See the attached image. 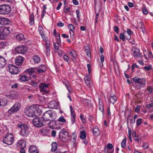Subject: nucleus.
I'll list each match as a JSON object with an SVG mask.
<instances>
[{"label":"nucleus","instance_id":"f257e3e1","mask_svg":"<svg viewBox=\"0 0 153 153\" xmlns=\"http://www.w3.org/2000/svg\"><path fill=\"white\" fill-rule=\"evenodd\" d=\"M41 110L37 107H30L25 110V114L29 117H36L41 114Z\"/></svg>","mask_w":153,"mask_h":153},{"label":"nucleus","instance_id":"f03ea898","mask_svg":"<svg viewBox=\"0 0 153 153\" xmlns=\"http://www.w3.org/2000/svg\"><path fill=\"white\" fill-rule=\"evenodd\" d=\"M53 114L51 110L47 111L44 113L42 118L45 123L49 121H52L55 119Z\"/></svg>","mask_w":153,"mask_h":153},{"label":"nucleus","instance_id":"7ed1b4c3","mask_svg":"<svg viewBox=\"0 0 153 153\" xmlns=\"http://www.w3.org/2000/svg\"><path fill=\"white\" fill-rule=\"evenodd\" d=\"M59 137L62 142H67L70 139V136L68 132L66 130L63 129L59 133Z\"/></svg>","mask_w":153,"mask_h":153},{"label":"nucleus","instance_id":"20e7f679","mask_svg":"<svg viewBox=\"0 0 153 153\" xmlns=\"http://www.w3.org/2000/svg\"><path fill=\"white\" fill-rule=\"evenodd\" d=\"M10 6L7 4L0 6V14L6 15L9 14L11 10Z\"/></svg>","mask_w":153,"mask_h":153},{"label":"nucleus","instance_id":"39448f33","mask_svg":"<svg viewBox=\"0 0 153 153\" xmlns=\"http://www.w3.org/2000/svg\"><path fill=\"white\" fill-rule=\"evenodd\" d=\"M14 140V136L11 134H9L6 135L3 140L4 143L8 145L13 144Z\"/></svg>","mask_w":153,"mask_h":153},{"label":"nucleus","instance_id":"423d86ee","mask_svg":"<svg viewBox=\"0 0 153 153\" xmlns=\"http://www.w3.org/2000/svg\"><path fill=\"white\" fill-rule=\"evenodd\" d=\"M49 84L46 83L45 82H41L39 85V88L40 92L42 94L44 95L45 94L48 93V86Z\"/></svg>","mask_w":153,"mask_h":153},{"label":"nucleus","instance_id":"0eeeda50","mask_svg":"<svg viewBox=\"0 0 153 153\" xmlns=\"http://www.w3.org/2000/svg\"><path fill=\"white\" fill-rule=\"evenodd\" d=\"M18 128H21V133L22 136L24 137L27 136L28 134V127L25 124L23 125H18Z\"/></svg>","mask_w":153,"mask_h":153},{"label":"nucleus","instance_id":"6e6552de","mask_svg":"<svg viewBox=\"0 0 153 153\" xmlns=\"http://www.w3.org/2000/svg\"><path fill=\"white\" fill-rule=\"evenodd\" d=\"M10 27H7L4 26L0 27V35L2 39L3 38L4 36L7 35L10 33Z\"/></svg>","mask_w":153,"mask_h":153},{"label":"nucleus","instance_id":"1a4fd4ad","mask_svg":"<svg viewBox=\"0 0 153 153\" xmlns=\"http://www.w3.org/2000/svg\"><path fill=\"white\" fill-rule=\"evenodd\" d=\"M33 123L37 127H41L45 125V123L42 118H35L33 120Z\"/></svg>","mask_w":153,"mask_h":153},{"label":"nucleus","instance_id":"9d476101","mask_svg":"<svg viewBox=\"0 0 153 153\" xmlns=\"http://www.w3.org/2000/svg\"><path fill=\"white\" fill-rule=\"evenodd\" d=\"M21 104L19 103H15L8 111V113L12 114L17 112L20 108Z\"/></svg>","mask_w":153,"mask_h":153},{"label":"nucleus","instance_id":"9b49d317","mask_svg":"<svg viewBox=\"0 0 153 153\" xmlns=\"http://www.w3.org/2000/svg\"><path fill=\"white\" fill-rule=\"evenodd\" d=\"M132 79L135 83H138L140 86H143L145 84L146 80L144 78H140L135 77Z\"/></svg>","mask_w":153,"mask_h":153},{"label":"nucleus","instance_id":"f8f14e48","mask_svg":"<svg viewBox=\"0 0 153 153\" xmlns=\"http://www.w3.org/2000/svg\"><path fill=\"white\" fill-rule=\"evenodd\" d=\"M133 51V55L134 57L137 59H141L142 57V55L140 53V50L139 48L135 47L132 48Z\"/></svg>","mask_w":153,"mask_h":153},{"label":"nucleus","instance_id":"ddd939ff","mask_svg":"<svg viewBox=\"0 0 153 153\" xmlns=\"http://www.w3.org/2000/svg\"><path fill=\"white\" fill-rule=\"evenodd\" d=\"M9 72L12 74H18L19 72L18 68L15 66L10 64L8 65Z\"/></svg>","mask_w":153,"mask_h":153},{"label":"nucleus","instance_id":"4468645a","mask_svg":"<svg viewBox=\"0 0 153 153\" xmlns=\"http://www.w3.org/2000/svg\"><path fill=\"white\" fill-rule=\"evenodd\" d=\"M27 50V48L24 47V46H18L15 49V51L16 52L22 54L25 53Z\"/></svg>","mask_w":153,"mask_h":153},{"label":"nucleus","instance_id":"2eb2a0df","mask_svg":"<svg viewBox=\"0 0 153 153\" xmlns=\"http://www.w3.org/2000/svg\"><path fill=\"white\" fill-rule=\"evenodd\" d=\"M29 153H39V150L37 147L34 145L30 146L29 148Z\"/></svg>","mask_w":153,"mask_h":153},{"label":"nucleus","instance_id":"dca6fc26","mask_svg":"<svg viewBox=\"0 0 153 153\" xmlns=\"http://www.w3.org/2000/svg\"><path fill=\"white\" fill-rule=\"evenodd\" d=\"M7 64V61L4 58L0 55V68L4 67Z\"/></svg>","mask_w":153,"mask_h":153},{"label":"nucleus","instance_id":"f3484780","mask_svg":"<svg viewBox=\"0 0 153 153\" xmlns=\"http://www.w3.org/2000/svg\"><path fill=\"white\" fill-rule=\"evenodd\" d=\"M24 58L22 56H19L15 59V63L18 65H21L24 61Z\"/></svg>","mask_w":153,"mask_h":153},{"label":"nucleus","instance_id":"a211bd4d","mask_svg":"<svg viewBox=\"0 0 153 153\" xmlns=\"http://www.w3.org/2000/svg\"><path fill=\"white\" fill-rule=\"evenodd\" d=\"M8 24V19L3 17H0V24L6 25Z\"/></svg>","mask_w":153,"mask_h":153},{"label":"nucleus","instance_id":"6ab92c4d","mask_svg":"<svg viewBox=\"0 0 153 153\" xmlns=\"http://www.w3.org/2000/svg\"><path fill=\"white\" fill-rule=\"evenodd\" d=\"M7 103L6 98H4L0 99V106H4L6 105Z\"/></svg>","mask_w":153,"mask_h":153},{"label":"nucleus","instance_id":"aec40b11","mask_svg":"<svg viewBox=\"0 0 153 153\" xmlns=\"http://www.w3.org/2000/svg\"><path fill=\"white\" fill-rule=\"evenodd\" d=\"M85 53L87 56L89 57H91V52L90 51V48L89 45H87L85 46Z\"/></svg>","mask_w":153,"mask_h":153},{"label":"nucleus","instance_id":"412c9836","mask_svg":"<svg viewBox=\"0 0 153 153\" xmlns=\"http://www.w3.org/2000/svg\"><path fill=\"white\" fill-rule=\"evenodd\" d=\"M99 108L102 113H103L104 112V108L102 101L101 100H99Z\"/></svg>","mask_w":153,"mask_h":153},{"label":"nucleus","instance_id":"4be33fe9","mask_svg":"<svg viewBox=\"0 0 153 153\" xmlns=\"http://www.w3.org/2000/svg\"><path fill=\"white\" fill-rule=\"evenodd\" d=\"M93 133L95 136H97L100 134V132L97 127H95L93 128Z\"/></svg>","mask_w":153,"mask_h":153},{"label":"nucleus","instance_id":"5701e85b","mask_svg":"<svg viewBox=\"0 0 153 153\" xmlns=\"http://www.w3.org/2000/svg\"><path fill=\"white\" fill-rule=\"evenodd\" d=\"M18 146L21 148H25L26 146V143L25 141L22 140H19L18 142Z\"/></svg>","mask_w":153,"mask_h":153},{"label":"nucleus","instance_id":"b1692460","mask_svg":"<svg viewBox=\"0 0 153 153\" xmlns=\"http://www.w3.org/2000/svg\"><path fill=\"white\" fill-rule=\"evenodd\" d=\"M117 100V98L116 96L113 95L111 96L109 99H108V101L114 104Z\"/></svg>","mask_w":153,"mask_h":153},{"label":"nucleus","instance_id":"393cba45","mask_svg":"<svg viewBox=\"0 0 153 153\" xmlns=\"http://www.w3.org/2000/svg\"><path fill=\"white\" fill-rule=\"evenodd\" d=\"M51 151L52 152H55L57 148V145L56 142H53L51 144Z\"/></svg>","mask_w":153,"mask_h":153},{"label":"nucleus","instance_id":"a878e982","mask_svg":"<svg viewBox=\"0 0 153 153\" xmlns=\"http://www.w3.org/2000/svg\"><path fill=\"white\" fill-rule=\"evenodd\" d=\"M69 54L74 59L76 58L77 56V54L75 51L74 50H72L69 53Z\"/></svg>","mask_w":153,"mask_h":153},{"label":"nucleus","instance_id":"bb28decb","mask_svg":"<svg viewBox=\"0 0 153 153\" xmlns=\"http://www.w3.org/2000/svg\"><path fill=\"white\" fill-rule=\"evenodd\" d=\"M38 30L42 38H44V37H45L43 33V29L42 27L41 26H39Z\"/></svg>","mask_w":153,"mask_h":153},{"label":"nucleus","instance_id":"cd10ccee","mask_svg":"<svg viewBox=\"0 0 153 153\" xmlns=\"http://www.w3.org/2000/svg\"><path fill=\"white\" fill-rule=\"evenodd\" d=\"M16 38L18 40H22L24 39V37L22 34H19L16 36Z\"/></svg>","mask_w":153,"mask_h":153},{"label":"nucleus","instance_id":"c85d7f7f","mask_svg":"<svg viewBox=\"0 0 153 153\" xmlns=\"http://www.w3.org/2000/svg\"><path fill=\"white\" fill-rule=\"evenodd\" d=\"M85 81V83H86V85L89 87L90 86V78L89 77L87 76H86L84 78Z\"/></svg>","mask_w":153,"mask_h":153},{"label":"nucleus","instance_id":"c756f323","mask_svg":"<svg viewBox=\"0 0 153 153\" xmlns=\"http://www.w3.org/2000/svg\"><path fill=\"white\" fill-rule=\"evenodd\" d=\"M29 20L30 22V25H32L34 24V15L33 14H31L29 18Z\"/></svg>","mask_w":153,"mask_h":153},{"label":"nucleus","instance_id":"7c9ffc66","mask_svg":"<svg viewBox=\"0 0 153 153\" xmlns=\"http://www.w3.org/2000/svg\"><path fill=\"white\" fill-rule=\"evenodd\" d=\"M33 60L35 63H38L40 61V59L38 55L35 56L33 58Z\"/></svg>","mask_w":153,"mask_h":153},{"label":"nucleus","instance_id":"2f4dec72","mask_svg":"<svg viewBox=\"0 0 153 153\" xmlns=\"http://www.w3.org/2000/svg\"><path fill=\"white\" fill-rule=\"evenodd\" d=\"M44 41L45 42L46 44V47H50V41L49 40L47 39V38L45 36V37H44L43 38Z\"/></svg>","mask_w":153,"mask_h":153},{"label":"nucleus","instance_id":"473e14b6","mask_svg":"<svg viewBox=\"0 0 153 153\" xmlns=\"http://www.w3.org/2000/svg\"><path fill=\"white\" fill-rule=\"evenodd\" d=\"M86 137V134L85 131H82L80 132V137L81 139H85Z\"/></svg>","mask_w":153,"mask_h":153},{"label":"nucleus","instance_id":"72a5a7b5","mask_svg":"<svg viewBox=\"0 0 153 153\" xmlns=\"http://www.w3.org/2000/svg\"><path fill=\"white\" fill-rule=\"evenodd\" d=\"M35 68H31L30 69H28L27 70L30 76H31L32 74L35 72Z\"/></svg>","mask_w":153,"mask_h":153},{"label":"nucleus","instance_id":"f704fd0d","mask_svg":"<svg viewBox=\"0 0 153 153\" xmlns=\"http://www.w3.org/2000/svg\"><path fill=\"white\" fill-rule=\"evenodd\" d=\"M29 77L25 76H23L20 78V80L22 81H25L28 80Z\"/></svg>","mask_w":153,"mask_h":153},{"label":"nucleus","instance_id":"c9c22d12","mask_svg":"<svg viewBox=\"0 0 153 153\" xmlns=\"http://www.w3.org/2000/svg\"><path fill=\"white\" fill-rule=\"evenodd\" d=\"M68 28L69 30L73 32L75 30V27L74 25L72 24H70L68 25Z\"/></svg>","mask_w":153,"mask_h":153},{"label":"nucleus","instance_id":"e433bc0d","mask_svg":"<svg viewBox=\"0 0 153 153\" xmlns=\"http://www.w3.org/2000/svg\"><path fill=\"white\" fill-rule=\"evenodd\" d=\"M6 43L4 42H0V49L3 48L6 46Z\"/></svg>","mask_w":153,"mask_h":153},{"label":"nucleus","instance_id":"4c0bfd02","mask_svg":"<svg viewBox=\"0 0 153 153\" xmlns=\"http://www.w3.org/2000/svg\"><path fill=\"white\" fill-rule=\"evenodd\" d=\"M58 121L63 123H65L66 120L62 116L60 117L58 120Z\"/></svg>","mask_w":153,"mask_h":153},{"label":"nucleus","instance_id":"58836bf2","mask_svg":"<svg viewBox=\"0 0 153 153\" xmlns=\"http://www.w3.org/2000/svg\"><path fill=\"white\" fill-rule=\"evenodd\" d=\"M36 71H37L39 73H42L45 72L43 69L39 68H35Z\"/></svg>","mask_w":153,"mask_h":153},{"label":"nucleus","instance_id":"ea45409f","mask_svg":"<svg viewBox=\"0 0 153 153\" xmlns=\"http://www.w3.org/2000/svg\"><path fill=\"white\" fill-rule=\"evenodd\" d=\"M76 115H71V121L72 124H73L75 122V117Z\"/></svg>","mask_w":153,"mask_h":153},{"label":"nucleus","instance_id":"a19ab883","mask_svg":"<svg viewBox=\"0 0 153 153\" xmlns=\"http://www.w3.org/2000/svg\"><path fill=\"white\" fill-rule=\"evenodd\" d=\"M126 138L125 137V139H124L123 141L122 142L121 144V147L123 148H124L126 146Z\"/></svg>","mask_w":153,"mask_h":153},{"label":"nucleus","instance_id":"79ce46f5","mask_svg":"<svg viewBox=\"0 0 153 153\" xmlns=\"http://www.w3.org/2000/svg\"><path fill=\"white\" fill-rule=\"evenodd\" d=\"M126 32L127 33L128 35H131L133 34V32L130 29H128L127 30V31H125L124 32V34H125V33Z\"/></svg>","mask_w":153,"mask_h":153},{"label":"nucleus","instance_id":"37998d69","mask_svg":"<svg viewBox=\"0 0 153 153\" xmlns=\"http://www.w3.org/2000/svg\"><path fill=\"white\" fill-rule=\"evenodd\" d=\"M146 71H148L152 69V67L151 65H149L148 66H146L143 68Z\"/></svg>","mask_w":153,"mask_h":153},{"label":"nucleus","instance_id":"c03bdc74","mask_svg":"<svg viewBox=\"0 0 153 153\" xmlns=\"http://www.w3.org/2000/svg\"><path fill=\"white\" fill-rule=\"evenodd\" d=\"M59 42H56L55 43L54 45V47L55 48L56 50H58L59 49Z\"/></svg>","mask_w":153,"mask_h":153},{"label":"nucleus","instance_id":"a18cd8bd","mask_svg":"<svg viewBox=\"0 0 153 153\" xmlns=\"http://www.w3.org/2000/svg\"><path fill=\"white\" fill-rule=\"evenodd\" d=\"M57 42H59V43H61V40L60 39V35L59 33H57L56 36H55Z\"/></svg>","mask_w":153,"mask_h":153},{"label":"nucleus","instance_id":"49530a36","mask_svg":"<svg viewBox=\"0 0 153 153\" xmlns=\"http://www.w3.org/2000/svg\"><path fill=\"white\" fill-rule=\"evenodd\" d=\"M41 134L43 135H46L47 134V132L46 130L44 129H42L41 130Z\"/></svg>","mask_w":153,"mask_h":153},{"label":"nucleus","instance_id":"de8ad7c7","mask_svg":"<svg viewBox=\"0 0 153 153\" xmlns=\"http://www.w3.org/2000/svg\"><path fill=\"white\" fill-rule=\"evenodd\" d=\"M70 108L71 112V115H76L74 112V111L72 106H70Z\"/></svg>","mask_w":153,"mask_h":153},{"label":"nucleus","instance_id":"09e8293b","mask_svg":"<svg viewBox=\"0 0 153 153\" xmlns=\"http://www.w3.org/2000/svg\"><path fill=\"white\" fill-rule=\"evenodd\" d=\"M64 83L65 85L67 88V89L68 90V91H69V85L68 81L66 80L64 82Z\"/></svg>","mask_w":153,"mask_h":153},{"label":"nucleus","instance_id":"8fccbe9b","mask_svg":"<svg viewBox=\"0 0 153 153\" xmlns=\"http://www.w3.org/2000/svg\"><path fill=\"white\" fill-rule=\"evenodd\" d=\"M50 47L46 48V54L47 56H48L50 55Z\"/></svg>","mask_w":153,"mask_h":153},{"label":"nucleus","instance_id":"3c124183","mask_svg":"<svg viewBox=\"0 0 153 153\" xmlns=\"http://www.w3.org/2000/svg\"><path fill=\"white\" fill-rule=\"evenodd\" d=\"M120 38L123 41H124L125 40V36L123 33H120Z\"/></svg>","mask_w":153,"mask_h":153},{"label":"nucleus","instance_id":"603ef678","mask_svg":"<svg viewBox=\"0 0 153 153\" xmlns=\"http://www.w3.org/2000/svg\"><path fill=\"white\" fill-rule=\"evenodd\" d=\"M142 11L143 13L145 14H147L148 13V11L145 7L143 8Z\"/></svg>","mask_w":153,"mask_h":153},{"label":"nucleus","instance_id":"864d4df0","mask_svg":"<svg viewBox=\"0 0 153 153\" xmlns=\"http://www.w3.org/2000/svg\"><path fill=\"white\" fill-rule=\"evenodd\" d=\"M56 102L55 101H51L50 103V104L51 105H52L51 106L52 108H55V104Z\"/></svg>","mask_w":153,"mask_h":153},{"label":"nucleus","instance_id":"5fc2aeb1","mask_svg":"<svg viewBox=\"0 0 153 153\" xmlns=\"http://www.w3.org/2000/svg\"><path fill=\"white\" fill-rule=\"evenodd\" d=\"M80 118L82 120V122L83 123H85L86 122V120L85 118H84L82 114L80 115Z\"/></svg>","mask_w":153,"mask_h":153},{"label":"nucleus","instance_id":"6e6d98bb","mask_svg":"<svg viewBox=\"0 0 153 153\" xmlns=\"http://www.w3.org/2000/svg\"><path fill=\"white\" fill-rule=\"evenodd\" d=\"M142 119L139 118L137 119V126H139L141 123Z\"/></svg>","mask_w":153,"mask_h":153},{"label":"nucleus","instance_id":"4d7b16f0","mask_svg":"<svg viewBox=\"0 0 153 153\" xmlns=\"http://www.w3.org/2000/svg\"><path fill=\"white\" fill-rule=\"evenodd\" d=\"M76 12L77 16V18L79 20L80 17V12L78 10H76Z\"/></svg>","mask_w":153,"mask_h":153},{"label":"nucleus","instance_id":"13d9d810","mask_svg":"<svg viewBox=\"0 0 153 153\" xmlns=\"http://www.w3.org/2000/svg\"><path fill=\"white\" fill-rule=\"evenodd\" d=\"M147 90L149 93H151L153 92V89L151 87H149L148 88Z\"/></svg>","mask_w":153,"mask_h":153},{"label":"nucleus","instance_id":"bf43d9fd","mask_svg":"<svg viewBox=\"0 0 153 153\" xmlns=\"http://www.w3.org/2000/svg\"><path fill=\"white\" fill-rule=\"evenodd\" d=\"M57 26L60 27H62L64 25V24L63 23L59 22L57 23Z\"/></svg>","mask_w":153,"mask_h":153},{"label":"nucleus","instance_id":"052dcab7","mask_svg":"<svg viewBox=\"0 0 153 153\" xmlns=\"http://www.w3.org/2000/svg\"><path fill=\"white\" fill-rule=\"evenodd\" d=\"M63 59L64 60L67 62H68L69 58L68 56L66 55L64 56Z\"/></svg>","mask_w":153,"mask_h":153},{"label":"nucleus","instance_id":"680f3d73","mask_svg":"<svg viewBox=\"0 0 153 153\" xmlns=\"http://www.w3.org/2000/svg\"><path fill=\"white\" fill-rule=\"evenodd\" d=\"M137 138H136L135 139V140L137 142H139V141H140L141 140V138L139 136H137Z\"/></svg>","mask_w":153,"mask_h":153},{"label":"nucleus","instance_id":"e2e57ef3","mask_svg":"<svg viewBox=\"0 0 153 153\" xmlns=\"http://www.w3.org/2000/svg\"><path fill=\"white\" fill-rule=\"evenodd\" d=\"M114 30L116 33H118L119 32V28L117 26L114 27Z\"/></svg>","mask_w":153,"mask_h":153},{"label":"nucleus","instance_id":"0e129e2a","mask_svg":"<svg viewBox=\"0 0 153 153\" xmlns=\"http://www.w3.org/2000/svg\"><path fill=\"white\" fill-rule=\"evenodd\" d=\"M140 106L139 105H138L135 108V111L137 112H138L140 111Z\"/></svg>","mask_w":153,"mask_h":153},{"label":"nucleus","instance_id":"69168bd1","mask_svg":"<svg viewBox=\"0 0 153 153\" xmlns=\"http://www.w3.org/2000/svg\"><path fill=\"white\" fill-rule=\"evenodd\" d=\"M56 131L53 130L51 132L52 136L53 137H55L56 135Z\"/></svg>","mask_w":153,"mask_h":153},{"label":"nucleus","instance_id":"338daca9","mask_svg":"<svg viewBox=\"0 0 153 153\" xmlns=\"http://www.w3.org/2000/svg\"><path fill=\"white\" fill-rule=\"evenodd\" d=\"M99 15L98 13L96 15V16H95V23H97V22L98 19L99 18Z\"/></svg>","mask_w":153,"mask_h":153},{"label":"nucleus","instance_id":"774afa93","mask_svg":"<svg viewBox=\"0 0 153 153\" xmlns=\"http://www.w3.org/2000/svg\"><path fill=\"white\" fill-rule=\"evenodd\" d=\"M146 107L149 109L151 107L153 108V103H152L149 104L147 105Z\"/></svg>","mask_w":153,"mask_h":153}]
</instances>
